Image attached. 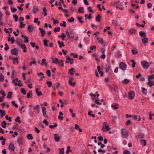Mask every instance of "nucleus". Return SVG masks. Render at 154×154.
I'll return each mask as SVG.
<instances>
[{
    "instance_id": "nucleus-1",
    "label": "nucleus",
    "mask_w": 154,
    "mask_h": 154,
    "mask_svg": "<svg viewBox=\"0 0 154 154\" xmlns=\"http://www.w3.org/2000/svg\"><path fill=\"white\" fill-rule=\"evenodd\" d=\"M52 62L53 63H55L56 64L58 63L59 66L63 67L64 66V63L63 60H61L59 61L57 58H55L52 60Z\"/></svg>"
},
{
    "instance_id": "nucleus-2",
    "label": "nucleus",
    "mask_w": 154,
    "mask_h": 154,
    "mask_svg": "<svg viewBox=\"0 0 154 154\" xmlns=\"http://www.w3.org/2000/svg\"><path fill=\"white\" fill-rule=\"evenodd\" d=\"M112 5L114 6L117 8L120 9L121 10L124 9V8L121 6V3L119 1H118L116 2H114Z\"/></svg>"
},
{
    "instance_id": "nucleus-3",
    "label": "nucleus",
    "mask_w": 154,
    "mask_h": 154,
    "mask_svg": "<svg viewBox=\"0 0 154 154\" xmlns=\"http://www.w3.org/2000/svg\"><path fill=\"white\" fill-rule=\"evenodd\" d=\"M141 64L143 67L144 69H147L149 66V63L146 60L141 61Z\"/></svg>"
},
{
    "instance_id": "nucleus-4",
    "label": "nucleus",
    "mask_w": 154,
    "mask_h": 154,
    "mask_svg": "<svg viewBox=\"0 0 154 154\" xmlns=\"http://www.w3.org/2000/svg\"><path fill=\"white\" fill-rule=\"evenodd\" d=\"M127 66L124 63L121 62L119 64V68L123 71H125L127 68Z\"/></svg>"
},
{
    "instance_id": "nucleus-5",
    "label": "nucleus",
    "mask_w": 154,
    "mask_h": 154,
    "mask_svg": "<svg viewBox=\"0 0 154 154\" xmlns=\"http://www.w3.org/2000/svg\"><path fill=\"white\" fill-rule=\"evenodd\" d=\"M66 60L65 61V62L66 63H70L71 64H73V60L72 58H71L69 56H66Z\"/></svg>"
},
{
    "instance_id": "nucleus-6",
    "label": "nucleus",
    "mask_w": 154,
    "mask_h": 154,
    "mask_svg": "<svg viewBox=\"0 0 154 154\" xmlns=\"http://www.w3.org/2000/svg\"><path fill=\"white\" fill-rule=\"evenodd\" d=\"M11 53L12 54L17 56L18 54V50L16 48L12 49L11 51Z\"/></svg>"
},
{
    "instance_id": "nucleus-7",
    "label": "nucleus",
    "mask_w": 154,
    "mask_h": 154,
    "mask_svg": "<svg viewBox=\"0 0 154 154\" xmlns=\"http://www.w3.org/2000/svg\"><path fill=\"white\" fill-rule=\"evenodd\" d=\"M69 84L72 86H74L76 85V83L75 82H72V81L74 80V78L73 77L71 78L69 77Z\"/></svg>"
},
{
    "instance_id": "nucleus-8",
    "label": "nucleus",
    "mask_w": 154,
    "mask_h": 154,
    "mask_svg": "<svg viewBox=\"0 0 154 154\" xmlns=\"http://www.w3.org/2000/svg\"><path fill=\"white\" fill-rule=\"evenodd\" d=\"M129 98L130 99H133L134 97L135 93L134 91L129 92L128 93Z\"/></svg>"
},
{
    "instance_id": "nucleus-9",
    "label": "nucleus",
    "mask_w": 154,
    "mask_h": 154,
    "mask_svg": "<svg viewBox=\"0 0 154 154\" xmlns=\"http://www.w3.org/2000/svg\"><path fill=\"white\" fill-rule=\"evenodd\" d=\"M66 34L67 35V37L69 40L70 41H72L73 40L72 38H74V36H70V33L69 32V31L68 30H67L66 32Z\"/></svg>"
},
{
    "instance_id": "nucleus-10",
    "label": "nucleus",
    "mask_w": 154,
    "mask_h": 154,
    "mask_svg": "<svg viewBox=\"0 0 154 154\" xmlns=\"http://www.w3.org/2000/svg\"><path fill=\"white\" fill-rule=\"evenodd\" d=\"M42 112L43 116L47 118L48 117V116L46 115V110L45 107L43 106L42 107Z\"/></svg>"
},
{
    "instance_id": "nucleus-11",
    "label": "nucleus",
    "mask_w": 154,
    "mask_h": 154,
    "mask_svg": "<svg viewBox=\"0 0 154 154\" xmlns=\"http://www.w3.org/2000/svg\"><path fill=\"white\" fill-rule=\"evenodd\" d=\"M122 135H128L129 134L128 131L125 128H122L121 130Z\"/></svg>"
},
{
    "instance_id": "nucleus-12",
    "label": "nucleus",
    "mask_w": 154,
    "mask_h": 154,
    "mask_svg": "<svg viewBox=\"0 0 154 154\" xmlns=\"http://www.w3.org/2000/svg\"><path fill=\"white\" fill-rule=\"evenodd\" d=\"M39 30L40 31V32L41 33V36L42 37L44 36L45 34V30L42 28L39 27Z\"/></svg>"
},
{
    "instance_id": "nucleus-13",
    "label": "nucleus",
    "mask_w": 154,
    "mask_h": 154,
    "mask_svg": "<svg viewBox=\"0 0 154 154\" xmlns=\"http://www.w3.org/2000/svg\"><path fill=\"white\" fill-rule=\"evenodd\" d=\"M137 30L136 29L133 28L131 29H129L128 30L129 32L131 35L135 34Z\"/></svg>"
},
{
    "instance_id": "nucleus-14",
    "label": "nucleus",
    "mask_w": 154,
    "mask_h": 154,
    "mask_svg": "<svg viewBox=\"0 0 154 154\" xmlns=\"http://www.w3.org/2000/svg\"><path fill=\"white\" fill-rule=\"evenodd\" d=\"M109 130L110 128H109V126L108 125L105 126L104 127H103L102 128V130L103 132L108 131Z\"/></svg>"
},
{
    "instance_id": "nucleus-15",
    "label": "nucleus",
    "mask_w": 154,
    "mask_h": 154,
    "mask_svg": "<svg viewBox=\"0 0 154 154\" xmlns=\"http://www.w3.org/2000/svg\"><path fill=\"white\" fill-rule=\"evenodd\" d=\"M75 70L73 68H71L69 70V72L70 74L71 75H73L75 73Z\"/></svg>"
},
{
    "instance_id": "nucleus-16",
    "label": "nucleus",
    "mask_w": 154,
    "mask_h": 154,
    "mask_svg": "<svg viewBox=\"0 0 154 154\" xmlns=\"http://www.w3.org/2000/svg\"><path fill=\"white\" fill-rule=\"evenodd\" d=\"M20 47L23 49V51L24 52H26L27 51L26 47V45L24 44H21L20 45Z\"/></svg>"
},
{
    "instance_id": "nucleus-17",
    "label": "nucleus",
    "mask_w": 154,
    "mask_h": 154,
    "mask_svg": "<svg viewBox=\"0 0 154 154\" xmlns=\"http://www.w3.org/2000/svg\"><path fill=\"white\" fill-rule=\"evenodd\" d=\"M139 35L142 38L145 37L146 36L145 32L143 31H141L139 32Z\"/></svg>"
},
{
    "instance_id": "nucleus-18",
    "label": "nucleus",
    "mask_w": 154,
    "mask_h": 154,
    "mask_svg": "<svg viewBox=\"0 0 154 154\" xmlns=\"http://www.w3.org/2000/svg\"><path fill=\"white\" fill-rule=\"evenodd\" d=\"M9 148L10 150L14 151L15 149L14 146L12 143H11L9 146Z\"/></svg>"
},
{
    "instance_id": "nucleus-19",
    "label": "nucleus",
    "mask_w": 154,
    "mask_h": 154,
    "mask_svg": "<svg viewBox=\"0 0 154 154\" xmlns=\"http://www.w3.org/2000/svg\"><path fill=\"white\" fill-rule=\"evenodd\" d=\"M57 43L59 45V47L60 48H62L63 47L65 46V45L63 42H60V41H57Z\"/></svg>"
},
{
    "instance_id": "nucleus-20",
    "label": "nucleus",
    "mask_w": 154,
    "mask_h": 154,
    "mask_svg": "<svg viewBox=\"0 0 154 154\" xmlns=\"http://www.w3.org/2000/svg\"><path fill=\"white\" fill-rule=\"evenodd\" d=\"M101 17L100 14H98L96 16L95 20L96 21L100 22L101 21Z\"/></svg>"
},
{
    "instance_id": "nucleus-21",
    "label": "nucleus",
    "mask_w": 154,
    "mask_h": 154,
    "mask_svg": "<svg viewBox=\"0 0 154 154\" xmlns=\"http://www.w3.org/2000/svg\"><path fill=\"white\" fill-rule=\"evenodd\" d=\"M140 143L143 146H145L146 144V140H140Z\"/></svg>"
},
{
    "instance_id": "nucleus-22",
    "label": "nucleus",
    "mask_w": 154,
    "mask_h": 154,
    "mask_svg": "<svg viewBox=\"0 0 154 154\" xmlns=\"http://www.w3.org/2000/svg\"><path fill=\"white\" fill-rule=\"evenodd\" d=\"M118 104L116 103H114L111 105V107L114 109H118Z\"/></svg>"
},
{
    "instance_id": "nucleus-23",
    "label": "nucleus",
    "mask_w": 154,
    "mask_h": 154,
    "mask_svg": "<svg viewBox=\"0 0 154 154\" xmlns=\"http://www.w3.org/2000/svg\"><path fill=\"white\" fill-rule=\"evenodd\" d=\"M148 80V82L147 84L149 85L150 87H151L152 86L154 85V82H152L151 80Z\"/></svg>"
},
{
    "instance_id": "nucleus-24",
    "label": "nucleus",
    "mask_w": 154,
    "mask_h": 154,
    "mask_svg": "<svg viewBox=\"0 0 154 154\" xmlns=\"http://www.w3.org/2000/svg\"><path fill=\"white\" fill-rule=\"evenodd\" d=\"M110 69V66L108 64H106L105 68V71L106 72H107Z\"/></svg>"
},
{
    "instance_id": "nucleus-25",
    "label": "nucleus",
    "mask_w": 154,
    "mask_h": 154,
    "mask_svg": "<svg viewBox=\"0 0 154 154\" xmlns=\"http://www.w3.org/2000/svg\"><path fill=\"white\" fill-rule=\"evenodd\" d=\"M35 92L38 96H40L42 95V92L41 91H38V89L37 88L36 89Z\"/></svg>"
},
{
    "instance_id": "nucleus-26",
    "label": "nucleus",
    "mask_w": 154,
    "mask_h": 154,
    "mask_svg": "<svg viewBox=\"0 0 154 154\" xmlns=\"http://www.w3.org/2000/svg\"><path fill=\"white\" fill-rule=\"evenodd\" d=\"M27 29L29 32H32L33 30V27L30 25L29 26Z\"/></svg>"
},
{
    "instance_id": "nucleus-27",
    "label": "nucleus",
    "mask_w": 154,
    "mask_h": 154,
    "mask_svg": "<svg viewBox=\"0 0 154 154\" xmlns=\"http://www.w3.org/2000/svg\"><path fill=\"white\" fill-rule=\"evenodd\" d=\"M0 113H1V118H2L5 115V112L4 110L1 109L0 110Z\"/></svg>"
},
{
    "instance_id": "nucleus-28",
    "label": "nucleus",
    "mask_w": 154,
    "mask_h": 154,
    "mask_svg": "<svg viewBox=\"0 0 154 154\" xmlns=\"http://www.w3.org/2000/svg\"><path fill=\"white\" fill-rule=\"evenodd\" d=\"M115 54L119 58L122 56L121 53L119 51H117L115 52Z\"/></svg>"
},
{
    "instance_id": "nucleus-29",
    "label": "nucleus",
    "mask_w": 154,
    "mask_h": 154,
    "mask_svg": "<svg viewBox=\"0 0 154 154\" xmlns=\"http://www.w3.org/2000/svg\"><path fill=\"white\" fill-rule=\"evenodd\" d=\"M131 52L133 54H136L137 53L138 51L135 48H134L131 50Z\"/></svg>"
},
{
    "instance_id": "nucleus-30",
    "label": "nucleus",
    "mask_w": 154,
    "mask_h": 154,
    "mask_svg": "<svg viewBox=\"0 0 154 154\" xmlns=\"http://www.w3.org/2000/svg\"><path fill=\"white\" fill-rule=\"evenodd\" d=\"M22 36L23 38H24L25 39L24 40V42L25 43H27L29 41V38L28 37L25 36L23 35H22Z\"/></svg>"
},
{
    "instance_id": "nucleus-31",
    "label": "nucleus",
    "mask_w": 154,
    "mask_h": 154,
    "mask_svg": "<svg viewBox=\"0 0 154 154\" xmlns=\"http://www.w3.org/2000/svg\"><path fill=\"white\" fill-rule=\"evenodd\" d=\"M54 138L56 142H58L60 140V137L59 135H54Z\"/></svg>"
},
{
    "instance_id": "nucleus-32",
    "label": "nucleus",
    "mask_w": 154,
    "mask_h": 154,
    "mask_svg": "<svg viewBox=\"0 0 154 154\" xmlns=\"http://www.w3.org/2000/svg\"><path fill=\"white\" fill-rule=\"evenodd\" d=\"M46 60L44 58L43 59L42 61V63H41V65H45V66H46L47 65V63L46 62Z\"/></svg>"
},
{
    "instance_id": "nucleus-33",
    "label": "nucleus",
    "mask_w": 154,
    "mask_h": 154,
    "mask_svg": "<svg viewBox=\"0 0 154 154\" xmlns=\"http://www.w3.org/2000/svg\"><path fill=\"white\" fill-rule=\"evenodd\" d=\"M148 42V39L145 37H144V38L142 39V42L144 44H146Z\"/></svg>"
},
{
    "instance_id": "nucleus-34",
    "label": "nucleus",
    "mask_w": 154,
    "mask_h": 154,
    "mask_svg": "<svg viewBox=\"0 0 154 154\" xmlns=\"http://www.w3.org/2000/svg\"><path fill=\"white\" fill-rule=\"evenodd\" d=\"M97 39L98 41V42L101 44H103L104 41L103 39L101 37H98Z\"/></svg>"
},
{
    "instance_id": "nucleus-35",
    "label": "nucleus",
    "mask_w": 154,
    "mask_h": 154,
    "mask_svg": "<svg viewBox=\"0 0 154 154\" xmlns=\"http://www.w3.org/2000/svg\"><path fill=\"white\" fill-rule=\"evenodd\" d=\"M44 74L42 72H40V73H37V75L38 76H39L40 75H42V77L40 78V80L42 81L43 80V78H45V76H43Z\"/></svg>"
},
{
    "instance_id": "nucleus-36",
    "label": "nucleus",
    "mask_w": 154,
    "mask_h": 154,
    "mask_svg": "<svg viewBox=\"0 0 154 154\" xmlns=\"http://www.w3.org/2000/svg\"><path fill=\"white\" fill-rule=\"evenodd\" d=\"M142 93L144 95H146L147 94V90L144 88H142Z\"/></svg>"
},
{
    "instance_id": "nucleus-37",
    "label": "nucleus",
    "mask_w": 154,
    "mask_h": 154,
    "mask_svg": "<svg viewBox=\"0 0 154 154\" xmlns=\"http://www.w3.org/2000/svg\"><path fill=\"white\" fill-rule=\"evenodd\" d=\"M59 153L60 154H64V149L63 148H62L61 149L59 148Z\"/></svg>"
},
{
    "instance_id": "nucleus-38",
    "label": "nucleus",
    "mask_w": 154,
    "mask_h": 154,
    "mask_svg": "<svg viewBox=\"0 0 154 154\" xmlns=\"http://www.w3.org/2000/svg\"><path fill=\"white\" fill-rule=\"evenodd\" d=\"M92 111H91L90 110H89L88 112V115L90 116V117H92L93 118L95 117V116L94 114H91V112H92Z\"/></svg>"
},
{
    "instance_id": "nucleus-39",
    "label": "nucleus",
    "mask_w": 154,
    "mask_h": 154,
    "mask_svg": "<svg viewBox=\"0 0 154 154\" xmlns=\"http://www.w3.org/2000/svg\"><path fill=\"white\" fill-rule=\"evenodd\" d=\"M33 60V61L29 63V65L30 66H32V64H34L35 65H36V62L35 61V59H34L32 58Z\"/></svg>"
},
{
    "instance_id": "nucleus-40",
    "label": "nucleus",
    "mask_w": 154,
    "mask_h": 154,
    "mask_svg": "<svg viewBox=\"0 0 154 154\" xmlns=\"http://www.w3.org/2000/svg\"><path fill=\"white\" fill-rule=\"evenodd\" d=\"M83 18L82 17H78L77 19L78 20L79 22L81 24H82L83 23V21L82 20V19Z\"/></svg>"
},
{
    "instance_id": "nucleus-41",
    "label": "nucleus",
    "mask_w": 154,
    "mask_h": 154,
    "mask_svg": "<svg viewBox=\"0 0 154 154\" xmlns=\"http://www.w3.org/2000/svg\"><path fill=\"white\" fill-rule=\"evenodd\" d=\"M83 10L84 8L83 7H80L78 10L79 12L80 13H84V11H83Z\"/></svg>"
},
{
    "instance_id": "nucleus-42",
    "label": "nucleus",
    "mask_w": 154,
    "mask_h": 154,
    "mask_svg": "<svg viewBox=\"0 0 154 154\" xmlns=\"http://www.w3.org/2000/svg\"><path fill=\"white\" fill-rule=\"evenodd\" d=\"M4 79V75L2 73H0V81L1 82L3 81Z\"/></svg>"
},
{
    "instance_id": "nucleus-43",
    "label": "nucleus",
    "mask_w": 154,
    "mask_h": 154,
    "mask_svg": "<svg viewBox=\"0 0 154 154\" xmlns=\"http://www.w3.org/2000/svg\"><path fill=\"white\" fill-rule=\"evenodd\" d=\"M12 92H9L8 93L7 96V98L8 99H10L12 97Z\"/></svg>"
},
{
    "instance_id": "nucleus-44",
    "label": "nucleus",
    "mask_w": 154,
    "mask_h": 154,
    "mask_svg": "<svg viewBox=\"0 0 154 154\" xmlns=\"http://www.w3.org/2000/svg\"><path fill=\"white\" fill-rule=\"evenodd\" d=\"M20 25L19 26V27L21 29L23 27H24L25 26V24H23V22H20Z\"/></svg>"
},
{
    "instance_id": "nucleus-45",
    "label": "nucleus",
    "mask_w": 154,
    "mask_h": 154,
    "mask_svg": "<svg viewBox=\"0 0 154 154\" xmlns=\"http://www.w3.org/2000/svg\"><path fill=\"white\" fill-rule=\"evenodd\" d=\"M7 124V123L5 122V121H4L2 122V126L3 128H5L6 127Z\"/></svg>"
},
{
    "instance_id": "nucleus-46",
    "label": "nucleus",
    "mask_w": 154,
    "mask_h": 154,
    "mask_svg": "<svg viewBox=\"0 0 154 154\" xmlns=\"http://www.w3.org/2000/svg\"><path fill=\"white\" fill-rule=\"evenodd\" d=\"M49 41L47 40L46 39H44L43 40L44 44L45 46L46 47H48V42Z\"/></svg>"
},
{
    "instance_id": "nucleus-47",
    "label": "nucleus",
    "mask_w": 154,
    "mask_h": 154,
    "mask_svg": "<svg viewBox=\"0 0 154 154\" xmlns=\"http://www.w3.org/2000/svg\"><path fill=\"white\" fill-rule=\"evenodd\" d=\"M43 12L44 13V16L45 17L46 16L47 14V10L46 8L45 7H44L43 8Z\"/></svg>"
},
{
    "instance_id": "nucleus-48",
    "label": "nucleus",
    "mask_w": 154,
    "mask_h": 154,
    "mask_svg": "<svg viewBox=\"0 0 154 154\" xmlns=\"http://www.w3.org/2000/svg\"><path fill=\"white\" fill-rule=\"evenodd\" d=\"M60 30V27H56L54 29V31L55 32H59Z\"/></svg>"
},
{
    "instance_id": "nucleus-49",
    "label": "nucleus",
    "mask_w": 154,
    "mask_h": 154,
    "mask_svg": "<svg viewBox=\"0 0 154 154\" xmlns=\"http://www.w3.org/2000/svg\"><path fill=\"white\" fill-rule=\"evenodd\" d=\"M66 22L65 21H63L62 23H61L60 25V26H63V27H66Z\"/></svg>"
},
{
    "instance_id": "nucleus-50",
    "label": "nucleus",
    "mask_w": 154,
    "mask_h": 154,
    "mask_svg": "<svg viewBox=\"0 0 154 154\" xmlns=\"http://www.w3.org/2000/svg\"><path fill=\"white\" fill-rule=\"evenodd\" d=\"M57 125L56 123H54V125H49V127L51 129H53L55 127H56L57 126Z\"/></svg>"
},
{
    "instance_id": "nucleus-51",
    "label": "nucleus",
    "mask_w": 154,
    "mask_h": 154,
    "mask_svg": "<svg viewBox=\"0 0 154 154\" xmlns=\"http://www.w3.org/2000/svg\"><path fill=\"white\" fill-rule=\"evenodd\" d=\"M74 18L72 17L70 19H68V21L69 23H72L74 21Z\"/></svg>"
},
{
    "instance_id": "nucleus-52",
    "label": "nucleus",
    "mask_w": 154,
    "mask_h": 154,
    "mask_svg": "<svg viewBox=\"0 0 154 154\" xmlns=\"http://www.w3.org/2000/svg\"><path fill=\"white\" fill-rule=\"evenodd\" d=\"M21 92L22 93L23 95H25L26 94V91L25 90V89L24 88H21Z\"/></svg>"
},
{
    "instance_id": "nucleus-53",
    "label": "nucleus",
    "mask_w": 154,
    "mask_h": 154,
    "mask_svg": "<svg viewBox=\"0 0 154 154\" xmlns=\"http://www.w3.org/2000/svg\"><path fill=\"white\" fill-rule=\"evenodd\" d=\"M5 118L7 120H8L10 122L11 121L12 118L11 117H8V116L7 115L5 116Z\"/></svg>"
},
{
    "instance_id": "nucleus-54",
    "label": "nucleus",
    "mask_w": 154,
    "mask_h": 154,
    "mask_svg": "<svg viewBox=\"0 0 154 154\" xmlns=\"http://www.w3.org/2000/svg\"><path fill=\"white\" fill-rule=\"evenodd\" d=\"M18 143L20 144H22V139L21 138H19L17 140Z\"/></svg>"
},
{
    "instance_id": "nucleus-55",
    "label": "nucleus",
    "mask_w": 154,
    "mask_h": 154,
    "mask_svg": "<svg viewBox=\"0 0 154 154\" xmlns=\"http://www.w3.org/2000/svg\"><path fill=\"white\" fill-rule=\"evenodd\" d=\"M11 11L12 13H14L16 12L17 11V9L15 8L12 7H11Z\"/></svg>"
},
{
    "instance_id": "nucleus-56",
    "label": "nucleus",
    "mask_w": 154,
    "mask_h": 154,
    "mask_svg": "<svg viewBox=\"0 0 154 154\" xmlns=\"http://www.w3.org/2000/svg\"><path fill=\"white\" fill-rule=\"evenodd\" d=\"M46 74L47 76L48 77H50L51 76V72L49 70H47Z\"/></svg>"
},
{
    "instance_id": "nucleus-57",
    "label": "nucleus",
    "mask_w": 154,
    "mask_h": 154,
    "mask_svg": "<svg viewBox=\"0 0 154 154\" xmlns=\"http://www.w3.org/2000/svg\"><path fill=\"white\" fill-rule=\"evenodd\" d=\"M154 79V74L152 75H149L148 76V80H151Z\"/></svg>"
},
{
    "instance_id": "nucleus-58",
    "label": "nucleus",
    "mask_w": 154,
    "mask_h": 154,
    "mask_svg": "<svg viewBox=\"0 0 154 154\" xmlns=\"http://www.w3.org/2000/svg\"><path fill=\"white\" fill-rule=\"evenodd\" d=\"M13 17L14 19L15 20V21L16 22H17L18 20V17L17 15L16 14H15L13 15Z\"/></svg>"
},
{
    "instance_id": "nucleus-59",
    "label": "nucleus",
    "mask_w": 154,
    "mask_h": 154,
    "mask_svg": "<svg viewBox=\"0 0 154 154\" xmlns=\"http://www.w3.org/2000/svg\"><path fill=\"white\" fill-rule=\"evenodd\" d=\"M15 121L19 123H21V121L20 120V118L19 116H17L16 117V118L15 119Z\"/></svg>"
},
{
    "instance_id": "nucleus-60",
    "label": "nucleus",
    "mask_w": 154,
    "mask_h": 154,
    "mask_svg": "<svg viewBox=\"0 0 154 154\" xmlns=\"http://www.w3.org/2000/svg\"><path fill=\"white\" fill-rule=\"evenodd\" d=\"M10 58H11L12 59L14 60H15L16 61V63L18 64L19 63L18 61V57H10Z\"/></svg>"
},
{
    "instance_id": "nucleus-61",
    "label": "nucleus",
    "mask_w": 154,
    "mask_h": 154,
    "mask_svg": "<svg viewBox=\"0 0 154 154\" xmlns=\"http://www.w3.org/2000/svg\"><path fill=\"white\" fill-rule=\"evenodd\" d=\"M46 84L48 85V87H50L52 85V83L51 81H47L46 82Z\"/></svg>"
},
{
    "instance_id": "nucleus-62",
    "label": "nucleus",
    "mask_w": 154,
    "mask_h": 154,
    "mask_svg": "<svg viewBox=\"0 0 154 154\" xmlns=\"http://www.w3.org/2000/svg\"><path fill=\"white\" fill-rule=\"evenodd\" d=\"M129 82H130L129 80H128L127 79H124V81H123L122 82L123 83L127 84Z\"/></svg>"
},
{
    "instance_id": "nucleus-63",
    "label": "nucleus",
    "mask_w": 154,
    "mask_h": 154,
    "mask_svg": "<svg viewBox=\"0 0 154 154\" xmlns=\"http://www.w3.org/2000/svg\"><path fill=\"white\" fill-rule=\"evenodd\" d=\"M12 104L16 108L18 107V105L17 104L15 103V102L14 101H13L11 102Z\"/></svg>"
},
{
    "instance_id": "nucleus-64",
    "label": "nucleus",
    "mask_w": 154,
    "mask_h": 154,
    "mask_svg": "<svg viewBox=\"0 0 154 154\" xmlns=\"http://www.w3.org/2000/svg\"><path fill=\"white\" fill-rule=\"evenodd\" d=\"M123 154H131L130 152L128 150H125L123 152Z\"/></svg>"
}]
</instances>
